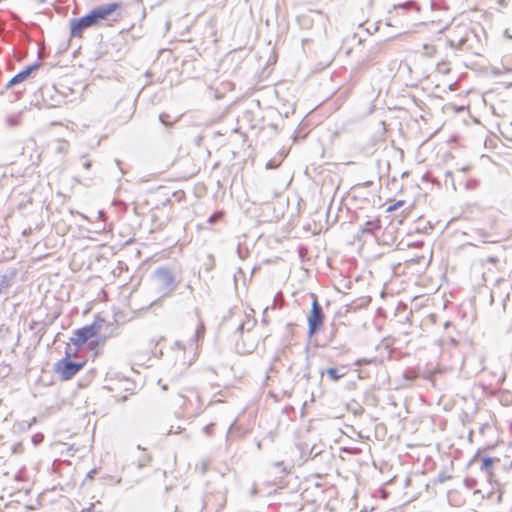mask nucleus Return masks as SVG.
Here are the masks:
<instances>
[{
	"instance_id": "nucleus-1",
	"label": "nucleus",
	"mask_w": 512,
	"mask_h": 512,
	"mask_svg": "<svg viewBox=\"0 0 512 512\" xmlns=\"http://www.w3.org/2000/svg\"><path fill=\"white\" fill-rule=\"evenodd\" d=\"M103 323V319H96L91 324L76 329L70 338L71 343L77 349L87 344L88 349L93 353V357H98L102 353L101 346L105 344L108 338L100 334Z\"/></svg>"
},
{
	"instance_id": "nucleus-2",
	"label": "nucleus",
	"mask_w": 512,
	"mask_h": 512,
	"mask_svg": "<svg viewBox=\"0 0 512 512\" xmlns=\"http://www.w3.org/2000/svg\"><path fill=\"white\" fill-rule=\"evenodd\" d=\"M87 364V360L73 361L68 357L59 359L54 364V373L63 381L71 380L78 374Z\"/></svg>"
},
{
	"instance_id": "nucleus-3",
	"label": "nucleus",
	"mask_w": 512,
	"mask_h": 512,
	"mask_svg": "<svg viewBox=\"0 0 512 512\" xmlns=\"http://www.w3.org/2000/svg\"><path fill=\"white\" fill-rule=\"evenodd\" d=\"M69 24L71 38H80L82 37V33L85 29L97 26V23L90 12L79 18H71Z\"/></svg>"
},
{
	"instance_id": "nucleus-4",
	"label": "nucleus",
	"mask_w": 512,
	"mask_h": 512,
	"mask_svg": "<svg viewBox=\"0 0 512 512\" xmlns=\"http://www.w3.org/2000/svg\"><path fill=\"white\" fill-rule=\"evenodd\" d=\"M324 322V314L318 302V299L313 295V302L311 306L310 315L308 317L309 334L313 335L318 329L321 328Z\"/></svg>"
},
{
	"instance_id": "nucleus-5",
	"label": "nucleus",
	"mask_w": 512,
	"mask_h": 512,
	"mask_svg": "<svg viewBox=\"0 0 512 512\" xmlns=\"http://www.w3.org/2000/svg\"><path fill=\"white\" fill-rule=\"evenodd\" d=\"M119 7L120 3L112 2L97 6L93 8L90 13L98 25L101 21L108 19V17L111 16Z\"/></svg>"
},
{
	"instance_id": "nucleus-6",
	"label": "nucleus",
	"mask_w": 512,
	"mask_h": 512,
	"mask_svg": "<svg viewBox=\"0 0 512 512\" xmlns=\"http://www.w3.org/2000/svg\"><path fill=\"white\" fill-rule=\"evenodd\" d=\"M41 67V63L39 61H35L32 64L26 66L23 70L15 74L5 85L6 89H10L14 85L23 82L28 79L33 72L37 71Z\"/></svg>"
},
{
	"instance_id": "nucleus-7",
	"label": "nucleus",
	"mask_w": 512,
	"mask_h": 512,
	"mask_svg": "<svg viewBox=\"0 0 512 512\" xmlns=\"http://www.w3.org/2000/svg\"><path fill=\"white\" fill-rule=\"evenodd\" d=\"M495 461H496L495 459H492L489 457L482 459L481 469L485 470L489 476L493 475L492 467H493Z\"/></svg>"
},
{
	"instance_id": "nucleus-8",
	"label": "nucleus",
	"mask_w": 512,
	"mask_h": 512,
	"mask_svg": "<svg viewBox=\"0 0 512 512\" xmlns=\"http://www.w3.org/2000/svg\"><path fill=\"white\" fill-rule=\"evenodd\" d=\"M326 374L333 381H338L339 379H341L342 377H344L346 375L345 372L340 373L337 368H332V367L326 369Z\"/></svg>"
},
{
	"instance_id": "nucleus-9",
	"label": "nucleus",
	"mask_w": 512,
	"mask_h": 512,
	"mask_svg": "<svg viewBox=\"0 0 512 512\" xmlns=\"http://www.w3.org/2000/svg\"><path fill=\"white\" fill-rule=\"evenodd\" d=\"M394 8L397 9H402L404 11H408L409 9H415V10H419V7H418V4L413 1V0H409V1H406L404 3H400V4H397V5H394Z\"/></svg>"
},
{
	"instance_id": "nucleus-10",
	"label": "nucleus",
	"mask_w": 512,
	"mask_h": 512,
	"mask_svg": "<svg viewBox=\"0 0 512 512\" xmlns=\"http://www.w3.org/2000/svg\"><path fill=\"white\" fill-rule=\"evenodd\" d=\"M223 215H224V213L222 211H217V212L213 213L212 215H210L207 221L209 224H213L217 221H220L222 219Z\"/></svg>"
},
{
	"instance_id": "nucleus-11",
	"label": "nucleus",
	"mask_w": 512,
	"mask_h": 512,
	"mask_svg": "<svg viewBox=\"0 0 512 512\" xmlns=\"http://www.w3.org/2000/svg\"><path fill=\"white\" fill-rule=\"evenodd\" d=\"M168 118H169V115L166 114V113H161L159 115V120L160 122L165 125V126H170L171 125V122L168 121Z\"/></svg>"
},
{
	"instance_id": "nucleus-12",
	"label": "nucleus",
	"mask_w": 512,
	"mask_h": 512,
	"mask_svg": "<svg viewBox=\"0 0 512 512\" xmlns=\"http://www.w3.org/2000/svg\"><path fill=\"white\" fill-rule=\"evenodd\" d=\"M69 359L73 360V358H76L78 356V350L71 351L69 348H66L64 357H68Z\"/></svg>"
},
{
	"instance_id": "nucleus-13",
	"label": "nucleus",
	"mask_w": 512,
	"mask_h": 512,
	"mask_svg": "<svg viewBox=\"0 0 512 512\" xmlns=\"http://www.w3.org/2000/svg\"><path fill=\"white\" fill-rule=\"evenodd\" d=\"M404 203H405V201H404V200H398L395 204H393V205L389 206V207L387 208V211L389 212V211L396 210L398 207L403 206V205H404Z\"/></svg>"
},
{
	"instance_id": "nucleus-14",
	"label": "nucleus",
	"mask_w": 512,
	"mask_h": 512,
	"mask_svg": "<svg viewBox=\"0 0 512 512\" xmlns=\"http://www.w3.org/2000/svg\"><path fill=\"white\" fill-rule=\"evenodd\" d=\"M279 166V163H276L273 159L269 160L267 163H266V168L267 169H275Z\"/></svg>"
},
{
	"instance_id": "nucleus-15",
	"label": "nucleus",
	"mask_w": 512,
	"mask_h": 512,
	"mask_svg": "<svg viewBox=\"0 0 512 512\" xmlns=\"http://www.w3.org/2000/svg\"><path fill=\"white\" fill-rule=\"evenodd\" d=\"M79 512H102V511H101V510H97V509L95 508V505H94V504H91L89 507L84 508V509H82V510H81V511H79Z\"/></svg>"
},
{
	"instance_id": "nucleus-16",
	"label": "nucleus",
	"mask_w": 512,
	"mask_h": 512,
	"mask_svg": "<svg viewBox=\"0 0 512 512\" xmlns=\"http://www.w3.org/2000/svg\"><path fill=\"white\" fill-rule=\"evenodd\" d=\"M7 121L11 126L17 125V120L14 117H9Z\"/></svg>"
},
{
	"instance_id": "nucleus-17",
	"label": "nucleus",
	"mask_w": 512,
	"mask_h": 512,
	"mask_svg": "<svg viewBox=\"0 0 512 512\" xmlns=\"http://www.w3.org/2000/svg\"><path fill=\"white\" fill-rule=\"evenodd\" d=\"M91 166H92V163H91V161H89V160H87V161H85V162L83 163V167H84L85 169H87V170H88V169H90V168H91Z\"/></svg>"
},
{
	"instance_id": "nucleus-18",
	"label": "nucleus",
	"mask_w": 512,
	"mask_h": 512,
	"mask_svg": "<svg viewBox=\"0 0 512 512\" xmlns=\"http://www.w3.org/2000/svg\"><path fill=\"white\" fill-rule=\"evenodd\" d=\"M158 273H159V274H168V273H169V271H168V270H166V269H160V270L158 271Z\"/></svg>"
},
{
	"instance_id": "nucleus-19",
	"label": "nucleus",
	"mask_w": 512,
	"mask_h": 512,
	"mask_svg": "<svg viewBox=\"0 0 512 512\" xmlns=\"http://www.w3.org/2000/svg\"><path fill=\"white\" fill-rule=\"evenodd\" d=\"M505 35H506L508 38H511V39H512V34H511V32H509V29H506V30H505Z\"/></svg>"
},
{
	"instance_id": "nucleus-20",
	"label": "nucleus",
	"mask_w": 512,
	"mask_h": 512,
	"mask_svg": "<svg viewBox=\"0 0 512 512\" xmlns=\"http://www.w3.org/2000/svg\"><path fill=\"white\" fill-rule=\"evenodd\" d=\"M422 180L423 181H427L428 180V174L427 173L423 175Z\"/></svg>"
},
{
	"instance_id": "nucleus-21",
	"label": "nucleus",
	"mask_w": 512,
	"mask_h": 512,
	"mask_svg": "<svg viewBox=\"0 0 512 512\" xmlns=\"http://www.w3.org/2000/svg\"><path fill=\"white\" fill-rule=\"evenodd\" d=\"M364 224L370 225V224H374V223H373V221H372V220H366V221L364 222Z\"/></svg>"
},
{
	"instance_id": "nucleus-22",
	"label": "nucleus",
	"mask_w": 512,
	"mask_h": 512,
	"mask_svg": "<svg viewBox=\"0 0 512 512\" xmlns=\"http://www.w3.org/2000/svg\"><path fill=\"white\" fill-rule=\"evenodd\" d=\"M408 175V172H403L402 177H406Z\"/></svg>"
},
{
	"instance_id": "nucleus-23",
	"label": "nucleus",
	"mask_w": 512,
	"mask_h": 512,
	"mask_svg": "<svg viewBox=\"0 0 512 512\" xmlns=\"http://www.w3.org/2000/svg\"><path fill=\"white\" fill-rule=\"evenodd\" d=\"M115 162L118 166L120 165V161L118 159H116Z\"/></svg>"
},
{
	"instance_id": "nucleus-24",
	"label": "nucleus",
	"mask_w": 512,
	"mask_h": 512,
	"mask_svg": "<svg viewBox=\"0 0 512 512\" xmlns=\"http://www.w3.org/2000/svg\"><path fill=\"white\" fill-rule=\"evenodd\" d=\"M402 223H403V220H402V219H400V220L398 221V224H402Z\"/></svg>"
},
{
	"instance_id": "nucleus-25",
	"label": "nucleus",
	"mask_w": 512,
	"mask_h": 512,
	"mask_svg": "<svg viewBox=\"0 0 512 512\" xmlns=\"http://www.w3.org/2000/svg\"><path fill=\"white\" fill-rule=\"evenodd\" d=\"M452 221H453V219H452V220H450V221H448L446 224H447V225H450Z\"/></svg>"
},
{
	"instance_id": "nucleus-26",
	"label": "nucleus",
	"mask_w": 512,
	"mask_h": 512,
	"mask_svg": "<svg viewBox=\"0 0 512 512\" xmlns=\"http://www.w3.org/2000/svg\"><path fill=\"white\" fill-rule=\"evenodd\" d=\"M38 1L42 3V2H44L45 0H38Z\"/></svg>"
}]
</instances>
